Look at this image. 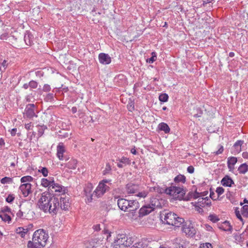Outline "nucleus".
I'll return each mask as SVG.
<instances>
[{
  "label": "nucleus",
  "mask_w": 248,
  "mask_h": 248,
  "mask_svg": "<svg viewBox=\"0 0 248 248\" xmlns=\"http://www.w3.org/2000/svg\"><path fill=\"white\" fill-rule=\"evenodd\" d=\"M50 193L46 192L42 194L37 202V205L41 210L54 216L57 214L60 209L65 211L68 210L70 206L68 196L63 194L58 198L54 196H50Z\"/></svg>",
  "instance_id": "nucleus-1"
},
{
  "label": "nucleus",
  "mask_w": 248,
  "mask_h": 248,
  "mask_svg": "<svg viewBox=\"0 0 248 248\" xmlns=\"http://www.w3.org/2000/svg\"><path fill=\"white\" fill-rule=\"evenodd\" d=\"M48 238V233L44 229H38L33 233L32 241H29L28 248H42L45 247Z\"/></svg>",
  "instance_id": "nucleus-2"
},
{
  "label": "nucleus",
  "mask_w": 248,
  "mask_h": 248,
  "mask_svg": "<svg viewBox=\"0 0 248 248\" xmlns=\"http://www.w3.org/2000/svg\"><path fill=\"white\" fill-rule=\"evenodd\" d=\"M126 191L128 194H133L140 198H144L148 194V191L142 190L138 184L129 183L126 185Z\"/></svg>",
  "instance_id": "nucleus-3"
},
{
  "label": "nucleus",
  "mask_w": 248,
  "mask_h": 248,
  "mask_svg": "<svg viewBox=\"0 0 248 248\" xmlns=\"http://www.w3.org/2000/svg\"><path fill=\"white\" fill-rule=\"evenodd\" d=\"M169 189L171 190L170 192H168V195L172 196L175 199L182 200L184 199V196L185 195L186 190L183 188V186L179 187L176 186H170Z\"/></svg>",
  "instance_id": "nucleus-4"
},
{
  "label": "nucleus",
  "mask_w": 248,
  "mask_h": 248,
  "mask_svg": "<svg viewBox=\"0 0 248 248\" xmlns=\"http://www.w3.org/2000/svg\"><path fill=\"white\" fill-rule=\"evenodd\" d=\"M182 231L186 235L191 237L194 236L197 232L196 229L191 222H189L188 224L186 222L184 225H183Z\"/></svg>",
  "instance_id": "nucleus-5"
},
{
  "label": "nucleus",
  "mask_w": 248,
  "mask_h": 248,
  "mask_svg": "<svg viewBox=\"0 0 248 248\" xmlns=\"http://www.w3.org/2000/svg\"><path fill=\"white\" fill-rule=\"evenodd\" d=\"M36 106L34 104H28L26 106L24 115L27 118L31 119L33 117H37V115L35 112Z\"/></svg>",
  "instance_id": "nucleus-6"
},
{
  "label": "nucleus",
  "mask_w": 248,
  "mask_h": 248,
  "mask_svg": "<svg viewBox=\"0 0 248 248\" xmlns=\"http://www.w3.org/2000/svg\"><path fill=\"white\" fill-rule=\"evenodd\" d=\"M109 187L103 183H99V185L94 191V197L99 198L102 196L106 191H108Z\"/></svg>",
  "instance_id": "nucleus-7"
},
{
  "label": "nucleus",
  "mask_w": 248,
  "mask_h": 248,
  "mask_svg": "<svg viewBox=\"0 0 248 248\" xmlns=\"http://www.w3.org/2000/svg\"><path fill=\"white\" fill-rule=\"evenodd\" d=\"M93 189V186L91 183H88L85 185L84 188V194L87 197L86 203H90L92 202L94 194L92 193Z\"/></svg>",
  "instance_id": "nucleus-8"
},
{
  "label": "nucleus",
  "mask_w": 248,
  "mask_h": 248,
  "mask_svg": "<svg viewBox=\"0 0 248 248\" xmlns=\"http://www.w3.org/2000/svg\"><path fill=\"white\" fill-rule=\"evenodd\" d=\"M126 235L122 234L118 235L117 239L113 243V247L114 248H124L125 243L126 241Z\"/></svg>",
  "instance_id": "nucleus-9"
},
{
  "label": "nucleus",
  "mask_w": 248,
  "mask_h": 248,
  "mask_svg": "<svg viewBox=\"0 0 248 248\" xmlns=\"http://www.w3.org/2000/svg\"><path fill=\"white\" fill-rule=\"evenodd\" d=\"M164 201L162 199H158L156 198L152 197L150 199V202L148 206L151 207L153 211L155 209H160L162 208V204L163 203Z\"/></svg>",
  "instance_id": "nucleus-10"
},
{
  "label": "nucleus",
  "mask_w": 248,
  "mask_h": 248,
  "mask_svg": "<svg viewBox=\"0 0 248 248\" xmlns=\"http://www.w3.org/2000/svg\"><path fill=\"white\" fill-rule=\"evenodd\" d=\"M175 217H176V214L169 212L165 214L164 220H162V221L167 224L172 225Z\"/></svg>",
  "instance_id": "nucleus-11"
},
{
  "label": "nucleus",
  "mask_w": 248,
  "mask_h": 248,
  "mask_svg": "<svg viewBox=\"0 0 248 248\" xmlns=\"http://www.w3.org/2000/svg\"><path fill=\"white\" fill-rule=\"evenodd\" d=\"M98 60L99 62L102 64H108L111 62V59L109 55L104 53H101L99 54Z\"/></svg>",
  "instance_id": "nucleus-12"
},
{
  "label": "nucleus",
  "mask_w": 248,
  "mask_h": 248,
  "mask_svg": "<svg viewBox=\"0 0 248 248\" xmlns=\"http://www.w3.org/2000/svg\"><path fill=\"white\" fill-rule=\"evenodd\" d=\"M31 185L30 183H25L20 186L19 189L21 191L24 197H27L31 193Z\"/></svg>",
  "instance_id": "nucleus-13"
},
{
  "label": "nucleus",
  "mask_w": 248,
  "mask_h": 248,
  "mask_svg": "<svg viewBox=\"0 0 248 248\" xmlns=\"http://www.w3.org/2000/svg\"><path fill=\"white\" fill-rule=\"evenodd\" d=\"M129 205H128V211L131 212L134 216L135 211L139 208L140 204L136 200H129Z\"/></svg>",
  "instance_id": "nucleus-14"
},
{
  "label": "nucleus",
  "mask_w": 248,
  "mask_h": 248,
  "mask_svg": "<svg viewBox=\"0 0 248 248\" xmlns=\"http://www.w3.org/2000/svg\"><path fill=\"white\" fill-rule=\"evenodd\" d=\"M117 204L119 208L122 211H128V205H129V202L128 200L121 198L117 201Z\"/></svg>",
  "instance_id": "nucleus-15"
},
{
  "label": "nucleus",
  "mask_w": 248,
  "mask_h": 248,
  "mask_svg": "<svg viewBox=\"0 0 248 248\" xmlns=\"http://www.w3.org/2000/svg\"><path fill=\"white\" fill-rule=\"evenodd\" d=\"M62 186L59 185L58 184L55 183V182L52 185H51V187H50V189L48 192L50 193V196H52L51 195L53 194V192H62V196L63 195H65V192L62 191Z\"/></svg>",
  "instance_id": "nucleus-16"
},
{
  "label": "nucleus",
  "mask_w": 248,
  "mask_h": 248,
  "mask_svg": "<svg viewBox=\"0 0 248 248\" xmlns=\"http://www.w3.org/2000/svg\"><path fill=\"white\" fill-rule=\"evenodd\" d=\"M153 209L151 207L148 206V204L143 206L139 211V217H142L144 216L147 215L152 212Z\"/></svg>",
  "instance_id": "nucleus-17"
},
{
  "label": "nucleus",
  "mask_w": 248,
  "mask_h": 248,
  "mask_svg": "<svg viewBox=\"0 0 248 248\" xmlns=\"http://www.w3.org/2000/svg\"><path fill=\"white\" fill-rule=\"evenodd\" d=\"M38 83L33 80H31L29 83H24L22 86V88L25 90L30 88V91L32 93L33 89H36L37 88Z\"/></svg>",
  "instance_id": "nucleus-18"
},
{
  "label": "nucleus",
  "mask_w": 248,
  "mask_h": 248,
  "mask_svg": "<svg viewBox=\"0 0 248 248\" xmlns=\"http://www.w3.org/2000/svg\"><path fill=\"white\" fill-rule=\"evenodd\" d=\"M221 184L224 186L231 187L234 183L230 176L226 175L222 179Z\"/></svg>",
  "instance_id": "nucleus-19"
},
{
  "label": "nucleus",
  "mask_w": 248,
  "mask_h": 248,
  "mask_svg": "<svg viewBox=\"0 0 248 248\" xmlns=\"http://www.w3.org/2000/svg\"><path fill=\"white\" fill-rule=\"evenodd\" d=\"M54 182V179L53 177H48V179L43 178L41 180V185L46 187H48V190L49 191Z\"/></svg>",
  "instance_id": "nucleus-20"
},
{
  "label": "nucleus",
  "mask_w": 248,
  "mask_h": 248,
  "mask_svg": "<svg viewBox=\"0 0 248 248\" xmlns=\"http://www.w3.org/2000/svg\"><path fill=\"white\" fill-rule=\"evenodd\" d=\"M237 159L234 156H231L228 158L227 166L230 171H232L234 170V166L237 163Z\"/></svg>",
  "instance_id": "nucleus-21"
},
{
  "label": "nucleus",
  "mask_w": 248,
  "mask_h": 248,
  "mask_svg": "<svg viewBox=\"0 0 248 248\" xmlns=\"http://www.w3.org/2000/svg\"><path fill=\"white\" fill-rule=\"evenodd\" d=\"M114 81L118 85L122 86L126 81V77L123 74H119L115 77Z\"/></svg>",
  "instance_id": "nucleus-22"
},
{
  "label": "nucleus",
  "mask_w": 248,
  "mask_h": 248,
  "mask_svg": "<svg viewBox=\"0 0 248 248\" xmlns=\"http://www.w3.org/2000/svg\"><path fill=\"white\" fill-rule=\"evenodd\" d=\"M65 152L64 147L62 143H60L57 147V155L60 160L63 159V153Z\"/></svg>",
  "instance_id": "nucleus-23"
},
{
  "label": "nucleus",
  "mask_w": 248,
  "mask_h": 248,
  "mask_svg": "<svg viewBox=\"0 0 248 248\" xmlns=\"http://www.w3.org/2000/svg\"><path fill=\"white\" fill-rule=\"evenodd\" d=\"M174 219V220L173 222V224L172 226H174L175 227H179L181 225H184L186 222H185V220L183 218L180 217H178V216L176 214V217Z\"/></svg>",
  "instance_id": "nucleus-24"
},
{
  "label": "nucleus",
  "mask_w": 248,
  "mask_h": 248,
  "mask_svg": "<svg viewBox=\"0 0 248 248\" xmlns=\"http://www.w3.org/2000/svg\"><path fill=\"white\" fill-rule=\"evenodd\" d=\"M243 143L244 140H238L235 142L233 145V148L234 149L233 154L234 155L237 154L241 151V146Z\"/></svg>",
  "instance_id": "nucleus-25"
},
{
  "label": "nucleus",
  "mask_w": 248,
  "mask_h": 248,
  "mask_svg": "<svg viewBox=\"0 0 248 248\" xmlns=\"http://www.w3.org/2000/svg\"><path fill=\"white\" fill-rule=\"evenodd\" d=\"M157 189L156 192L159 194L165 193L168 195V192H170V191H171V190L169 189V187H167L165 185L162 186L157 185Z\"/></svg>",
  "instance_id": "nucleus-26"
},
{
  "label": "nucleus",
  "mask_w": 248,
  "mask_h": 248,
  "mask_svg": "<svg viewBox=\"0 0 248 248\" xmlns=\"http://www.w3.org/2000/svg\"><path fill=\"white\" fill-rule=\"evenodd\" d=\"M33 35L29 32H27L24 37V41L27 45L31 46L33 44Z\"/></svg>",
  "instance_id": "nucleus-27"
},
{
  "label": "nucleus",
  "mask_w": 248,
  "mask_h": 248,
  "mask_svg": "<svg viewBox=\"0 0 248 248\" xmlns=\"http://www.w3.org/2000/svg\"><path fill=\"white\" fill-rule=\"evenodd\" d=\"M218 228L224 231H232V228L229 221H225L218 226Z\"/></svg>",
  "instance_id": "nucleus-28"
},
{
  "label": "nucleus",
  "mask_w": 248,
  "mask_h": 248,
  "mask_svg": "<svg viewBox=\"0 0 248 248\" xmlns=\"http://www.w3.org/2000/svg\"><path fill=\"white\" fill-rule=\"evenodd\" d=\"M78 161L76 159L72 158L66 164V167L69 169L74 170L77 166Z\"/></svg>",
  "instance_id": "nucleus-29"
},
{
  "label": "nucleus",
  "mask_w": 248,
  "mask_h": 248,
  "mask_svg": "<svg viewBox=\"0 0 248 248\" xmlns=\"http://www.w3.org/2000/svg\"><path fill=\"white\" fill-rule=\"evenodd\" d=\"M130 248H151L149 247L148 245L146 243V242H144L143 241H141L139 242L135 243L132 247Z\"/></svg>",
  "instance_id": "nucleus-30"
},
{
  "label": "nucleus",
  "mask_w": 248,
  "mask_h": 248,
  "mask_svg": "<svg viewBox=\"0 0 248 248\" xmlns=\"http://www.w3.org/2000/svg\"><path fill=\"white\" fill-rule=\"evenodd\" d=\"M173 181L176 184L180 183L182 184H185L186 182V177L185 175L179 174V175L175 177Z\"/></svg>",
  "instance_id": "nucleus-31"
},
{
  "label": "nucleus",
  "mask_w": 248,
  "mask_h": 248,
  "mask_svg": "<svg viewBox=\"0 0 248 248\" xmlns=\"http://www.w3.org/2000/svg\"><path fill=\"white\" fill-rule=\"evenodd\" d=\"M158 128L160 131H163L166 134L169 133L170 131V128L169 125L165 123H161L159 124Z\"/></svg>",
  "instance_id": "nucleus-32"
},
{
  "label": "nucleus",
  "mask_w": 248,
  "mask_h": 248,
  "mask_svg": "<svg viewBox=\"0 0 248 248\" xmlns=\"http://www.w3.org/2000/svg\"><path fill=\"white\" fill-rule=\"evenodd\" d=\"M29 229L28 228H25L23 227H18L16 229V232L20 235L21 237L24 238L25 234L28 232Z\"/></svg>",
  "instance_id": "nucleus-33"
},
{
  "label": "nucleus",
  "mask_w": 248,
  "mask_h": 248,
  "mask_svg": "<svg viewBox=\"0 0 248 248\" xmlns=\"http://www.w3.org/2000/svg\"><path fill=\"white\" fill-rule=\"evenodd\" d=\"M238 171L240 174H245L248 171V165L246 163L242 164L238 167Z\"/></svg>",
  "instance_id": "nucleus-34"
},
{
  "label": "nucleus",
  "mask_w": 248,
  "mask_h": 248,
  "mask_svg": "<svg viewBox=\"0 0 248 248\" xmlns=\"http://www.w3.org/2000/svg\"><path fill=\"white\" fill-rule=\"evenodd\" d=\"M38 138L41 137L44 134V131L47 128L46 126L43 125H38Z\"/></svg>",
  "instance_id": "nucleus-35"
},
{
  "label": "nucleus",
  "mask_w": 248,
  "mask_h": 248,
  "mask_svg": "<svg viewBox=\"0 0 248 248\" xmlns=\"http://www.w3.org/2000/svg\"><path fill=\"white\" fill-rule=\"evenodd\" d=\"M0 217L3 221H7L8 223L11 220V217L6 213L0 214Z\"/></svg>",
  "instance_id": "nucleus-36"
},
{
  "label": "nucleus",
  "mask_w": 248,
  "mask_h": 248,
  "mask_svg": "<svg viewBox=\"0 0 248 248\" xmlns=\"http://www.w3.org/2000/svg\"><path fill=\"white\" fill-rule=\"evenodd\" d=\"M44 100L46 102H53L54 101V94L53 93L47 94L44 98Z\"/></svg>",
  "instance_id": "nucleus-37"
},
{
  "label": "nucleus",
  "mask_w": 248,
  "mask_h": 248,
  "mask_svg": "<svg viewBox=\"0 0 248 248\" xmlns=\"http://www.w3.org/2000/svg\"><path fill=\"white\" fill-rule=\"evenodd\" d=\"M135 237H129L126 236V241L125 243V246L126 247H130L134 242Z\"/></svg>",
  "instance_id": "nucleus-38"
},
{
  "label": "nucleus",
  "mask_w": 248,
  "mask_h": 248,
  "mask_svg": "<svg viewBox=\"0 0 248 248\" xmlns=\"http://www.w3.org/2000/svg\"><path fill=\"white\" fill-rule=\"evenodd\" d=\"M38 172L41 173L44 177H46L48 175V170L46 167H39Z\"/></svg>",
  "instance_id": "nucleus-39"
},
{
  "label": "nucleus",
  "mask_w": 248,
  "mask_h": 248,
  "mask_svg": "<svg viewBox=\"0 0 248 248\" xmlns=\"http://www.w3.org/2000/svg\"><path fill=\"white\" fill-rule=\"evenodd\" d=\"M152 57L146 60V62L149 63H153L156 60V54L155 52H152L151 53Z\"/></svg>",
  "instance_id": "nucleus-40"
},
{
  "label": "nucleus",
  "mask_w": 248,
  "mask_h": 248,
  "mask_svg": "<svg viewBox=\"0 0 248 248\" xmlns=\"http://www.w3.org/2000/svg\"><path fill=\"white\" fill-rule=\"evenodd\" d=\"M208 219L213 223H216L219 220L218 217L215 214H210L208 217Z\"/></svg>",
  "instance_id": "nucleus-41"
},
{
  "label": "nucleus",
  "mask_w": 248,
  "mask_h": 248,
  "mask_svg": "<svg viewBox=\"0 0 248 248\" xmlns=\"http://www.w3.org/2000/svg\"><path fill=\"white\" fill-rule=\"evenodd\" d=\"M69 135H70V134L65 130L60 131L59 134H58V138L60 139L66 138H68Z\"/></svg>",
  "instance_id": "nucleus-42"
},
{
  "label": "nucleus",
  "mask_w": 248,
  "mask_h": 248,
  "mask_svg": "<svg viewBox=\"0 0 248 248\" xmlns=\"http://www.w3.org/2000/svg\"><path fill=\"white\" fill-rule=\"evenodd\" d=\"M241 213L244 217H248V205H245L242 207Z\"/></svg>",
  "instance_id": "nucleus-43"
},
{
  "label": "nucleus",
  "mask_w": 248,
  "mask_h": 248,
  "mask_svg": "<svg viewBox=\"0 0 248 248\" xmlns=\"http://www.w3.org/2000/svg\"><path fill=\"white\" fill-rule=\"evenodd\" d=\"M194 111H196V113H194L193 114L194 117L198 118L202 116V110L200 108H196L194 109Z\"/></svg>",
  "instance_id": "nucleus-44"
},
{
  "label": "nucleus",
  "mask_w": 248,
  "mask_h": 248,
  "mask_svg": "<svg viewBox=\"0 0 248 248\" xmlns=\"http://www.w3.org/2000/svg\"><path fill=\"white\" fill-rule=\"evenodd\" d=\"M169 98V96L167 93H161L159 96V100L160 101L162 102H166L168 101Z\"/></svg>",
  "instance_id": "nucleus-45"
},
{
  "label": "nucleus",
  "mask_w": 248,
  "mask_h": 248,
  "mask_svg": "<svg viewBox=\"0 0 248 248\" xmlns=\"http://www.w3.org/2000/svg\"><path fill=\"white\" fill-rule=\"evenodd\" d=\"M33 179V178L31 176L27 175L22 177L21 178L20 181L22 183H24L32 181Z\"/></svg>",
  "instance_id": "nucleus-46"
},
{
  "label": "nucleus",
  "mask_w": 248,
  "mask_h": 248,
  "mask_svg": "<svg viewBox=\"0 0 248 248\" xmlns=\"http://www.w3.org/2000/svg\"><path fill=\"white\" fill-rule=\"evenodd\" d=\"M194 194H193V192H192V191H190L189 192L186 196H184V199H183L182 200H184V201H189L190 200H191V199L193 198L194 199Z\"/></svg>",
  "instance_id": "nucleus-47"
},
{
  "label": "nucleus",
  "mask_w": 248,
  "mask_h": 248,
  "mask_svg": "<svg viewBox=\"0 0 248 248\" xmlns=\"http://www.w3.org/2000/svg\"><path fill=\"white\" fill-rule=\"evenodd\" d=\"M12 179L8 177H4L0 180V182L2 184L10 183L12 182Z\"/></svg>",
  "instance_id": "nucleus-48"
},
{
  "label": "nucleus",
  "mask_w": 248,
  "mask_h": 248,
  "mask_svg": "<svg viewBox=\"0 0 248 248\" xmlns=\"http://www.w3.org/2000/svg\"><path fill=\"white\" fill-rule=\"evenodd\" d=\"M111 170V166L109 163H107L105 169L103 171V175H106L109 173Z\"/></svg>",
  "instance_id": "nucleus-49"
},
{
  "label": "nucleus",
  "mask_w": 248,
  "mask_h": 248,
  "mask_svg": "<svg viewBox=\"0 0 248 248\" xmlns=\"http://www.w3.org/2000/svg\"><path fill=\"white\" fill-rule=\"evenodd\" d=\"M235 213L236 215V217L243 223H244L243 219L242 218L241 215L240 213L239 208L238 207H236L235 209Z\"/></svg>",
  "instance_id": "nucleus-50"
},
{
  "label": "nucleus",
  "mask_w": 248,
  "mask_h": 248,
  "mask_svg": "<svg viewBox=\"0 0 248 248\" xmlns=\"http://www.w3.org/2000/svg\"><path fill=\"white\" fill-rule=\"evenodd\" d=\"M119 162L120 163H122L124 164H130V160L129 158L125 157H123L121 159H119Z\"/></svg>",
  "instance_id": "nucleus-51"
},
{
  "label": "nucleus",
  "mask_w": 248,
  "mask_h": 248,
  "mask_svg": "<svg viewBox=\"0 0 248 248\" xmlns=\"http://www.w3.org/2000/svg\"><path fill=\"white\" fill-rule=\"evenodd\" d=\"M15 197L14 194H9L6 198V201L8 203H12L15 200Z\"/></svg>",
  "instance_id": "nucleus-52"
},
{
  "label": "nucleus",
  "mask_w": 248,
  "mask_h": 248,
  "mask_svg": "<svg viewBox=\"0 0 248 248\" xmlns=\"http://www.w3.org/2000/svg\"><path fill=\"white\" fill-rule=\"evenodd\" d=\"M25 214V212H23L21 210H19V211L16 213V216L19 218H27V216L24 215Z\"/></svg>",
  "instance_id": "nucleus-53"
},
{
  "label": "nucleus",
  "mask_w": 248,
  "mask_h": 248,
  "mask_svg": "<svg viewBox=\"0 0 248 248\" xmlns=\"http://www.w3.org/2000/svg\"><path fill=\"white\" fill-rule=\"evenodd\" d=\"M7 65V62L4 60L0 64V69L1 71H4Z\"/></svg>",
  "instance_id": "nucleus-54"
},
{
  "label": "nucleus",
  "mask_w": 248,
  "mask_h": 248,
  "mask_svg": "<svg viewBox=\"0 0 248 248\" xmlns=\"http://www.w3.org/2000/svg\"><path fill=\"white\" fill-rule=\"evenodd\" d=\"M224 192V189L222 187H218L216 189V192L217 194L218 197L222 194Z\"/></svg>",
  "instance_id": "nucleus-55"
},
{
  "label": "nucleus",
  "mask_w": 248,
  "mask_h": 248,
  "mask_svg": "<svg viewBox=\"0 0 248 248\" xmlns=\"http://www.w3.org/2000/svg\"><path fill=\"white\" fill-rule=\"evenodd\" d=\"M175 248H186V243L184 242L176 243L175 244Z\"/></svg>",
  "instance_id": "nucleus-56"
},
{
  "label": "nucleus",
  "mask_w": 248,
  "mask_h": 248,
  "mask_svg": "<svg viewBox=\"0 0 248 248\" xmlns=\"http://www.w3.org/2000/svg\"><path fill=\"white\" fill-rule=\"evenodd\" d=\"M218 146H219L218 150L217 151L214 153L216 155H218L219 154H221L223 152V150H224L223 146L221 145H219Z\"/></svg>",
  "instance_id": "nucleus-57"
},
{
  "label": "nucleus",
  "mask_w": 248,
  "mask_h": 248,
  "mask_svg": "<svg viewBox=\"0 0 248 248\" xmlns=\"http://www.w3.org/2000/svg\"><path fill=\"white\" fill-rule=\"evenodd\" d=\"M34 97V95L32 94V93L31 92L29 94L27 95L25 99L26 101L28 102H30L31 101V99Z\"/></svg>",
  "instance_id": "nucleus-58"
},
{
  "label": "nucleus",
  "mask_w": 248,
  "mask_h": 248,
  "mask_svg": "<svg viewBox=\"0 0 248 248\" xmlns=\"http://www.w3.org/2000/svg\"><path fill=\"white\" fill-rule=\"evenodd\" d=\"M0 212L2 213H6V212L11 213V209L7 206H5L2 208Z\"/></svg>",
  "instance_id": "nucleus-59"
},
{
  "label": "nucleus",
  "mask_w": 248,
  "mask_h": 248,
  "mask_svg": "<svg viewBox=\"0 0 248 248\" xmlns=\"http://www.w3.org/2000/svg\"><path fill=\"white\" fill-rule=\"evenodd\" d=\"M51 90V87L48 84H45L43 88V91L45 92H48Z\"/></svg>",
  "instance_id": "nucleus-60"
},
{
  "label": "nucleus",
  "mask_w": 248,
  "mask_h": 248,
  "mask_svg": "<svg viewBox=\"0 0 248 248\" xmlns=\"http://www.w3.org/2000/svg\"><path fill=\"white\" fill-rule=\"evenodd\" d=\"M12 157L13 158L14 161L11 163L10 166L14 167L16 166V163L15 162L16 161V163H17L18 157H16V158L15 156L13 155H12Z\"/></svg>",
  "instance_id": "nucleus-61"
},
{
  "label": "nucleus",
  "mask_w": 248,
  "mask_h": 248,
  "mask_svg": "<svg viewBox=\"0 0 248 248\" xmlns=\"http://www.w3.org/2000/svg\"><path fill=\"white\" fill-rule=\"evenodd\" d=\"M187 171L189 173H193L194 172V168L192 166H189L187 168Z\"/></svg>",
  "instance_id": "nucleus-62"
},
{
  "label": "nucleus",
  "mask_w": 248,
  "mask_h": 248,
  "mask_svg": "<svg viewBox=\"0 0 248 248\" xmlns=\"http://www.w3.org/2000/svg\"><path fill=\"white\" fill-rule=\"evenodd\" d=\"M202 248H213V247L210 243H206L203 244Z\"/></svg>",
  "instance_id": "nucleus-63"
},
{
  "label": "nucleus",
  "mask_w": 248,
  "mask_h": 248,
  "mask_svg": "<svg viewBox=\"0 0 248 248\" xmlns=\"http://www.w3.org/2000/svg\"><path fill=\"white\" fill-rule=\"evenodd\" d=\"M193 194L194 195V199H196L198 198L199 197L201 196V193H199L196 190L194 192H193Z\"/></svg>",
  "instance_id": "nucleus-64"
}]
</instances>
